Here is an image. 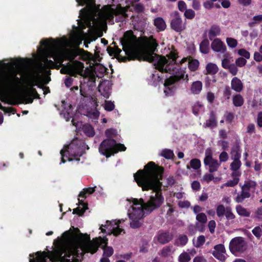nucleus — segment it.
Instances as JSON below:
<instances>
[{"mask_svg":"<svg viewBox=\"0 0 262 262\" xmlns=\"http://www.w3.org/2000/svg\"><path fill=\"white\" fill-rule=\"evenodd\" d=\"M78 5H86L79 12L80 20H78L77 32L73 36L76 45L84 40L85 48L95 38L93 33L106 25L107 19L112 20L114 16H121L122 18L128 16L126 9L120 5H105L101 9L96 6L94 0H76Z\"/></svg>","mask_w":262,"mask_h":262,"instance_id":"nucleus-1","label":"nucleus"},{"mask_svg":"<svg viewBox=\"0 0 262 262\" xmlns=\"http://www.w3.org/2000/svg\"><path fill=\"white\" fill-rule=\"evenodd\" d=\"M41 46L37 47V54L41 61L38 63L36 69L31 74L29 85L33 86L37 85L42 79V75L48 74V68H54V61L48 60L52 58L57 63L61 64L64 59L73 61L77 56H80L82 59L89 60L93 58V55L83 49H69L68 47L70 42L66 37L57 41L53 39H44L40 41Z\"/></svg>","mask_w":262,"mask_h":262,"instance_id":"nucleus-2","label":"nucleus"},{"mask_svg":"<svg viewBox=\"0 0 262 262\" xmlns=\"http://www.w3.org/2000/svg\"><path fill=\"white\" fill-rule=\"evenodd\" d=\"M157 46L156 40L150 38L147 46L141 51L138 59L153 62L155 68L159 71L173 75L165 79L164 83L165 95L171 96L178 89L179 81L185 78V72L177 61L178 53L175 49H169L166 57L159 56L155 53Z\"/></svg>","mask_w":262,"mask_h":262,"instance_id":"nucleus-3","label":"nucleus"},{"mask_svg":"<svg viewBox=\"0 0 262 262\" xmlns=\"http://www.w3.org/2000/svg\"><path fill=\"white\" fill-rule=\"evenodd\" d=\"M163 171V168L150 162L145 166L143 170H139L134 174V180L143 190H153L148 201L142 203L146 213L158 208L164 202V199L161 192V183L160 182Z\"/></svg>","mask_w":262,"mask_h":262,"instance_id":"nucleus-4","label":"nucleus"},{"mask_svg":"<svg viewBox=\"0 0 262 262\" xmlns=\"http://www.w3.org/2000/svg\"><path fill=\"white\" fill-rule=\"evenodd\" d=\"M62 237L54 240L55 248L48 255L45 252H37L34 258L33 254H30L29 262H47V257L51 262H75V255L79 254L78 250L70 244L69 231L64 232Z\"/></svg>","mask_w":262,"mask_h":262,"instance_id":"nucleus-5","label":"nucleus"},{"mask_svg":"<svg viewBox=\"0 0 262 262\" xmlns=\"http://www.w3.org/2000/svg\"><path fill=\"white\" fill-rule=\"evenodd\" d=\"M108 239L99 237L90 240V237L88 234L80 233L79 242L74 245L76 250L81 251L80 254L90 252L92 254L95 253L99 247H101L103 249V255L105 257H110L114 253V250L112 247L106 246Z\"/></svg>","mask_w":262,"mask_h":262,"instance_id":"nucleus-6","label":"nucleus"},{"mask_svg":"<svg viewBox=\"0 0 262 262\" xmlns=\"http://www.w3.org/2000/svg\"><path fill=\"white\" fill-rule=\"evenodd\" d=\"M19 64L18 61L14 60L11 63V68L3 74L0 80V94L8 95L19 89L21 80L17 76L18 70L14 68Z\"/></svg>","mask_w":262,"mask_h":262,"instance_id":"nucleus-7","label":"nucleus"},{"mask_svg":"<svg viewBox=\"0 0 262 262\" xmlns=\"http://www.w3.org/2000/svg\"><path fill=\"white\" fill-rule=\"evenodd\" d=\"M129 205L127 214L130 220V225L133 228H137L142 224V219L144 215L145 210L143 205V200L140 199L130 198L126 199Z\"/></svg>","mask_w":262,"mask_h":262,"instance_id":"nucleus-8","label":"nucleus"},{"mask_svg":"<svg viewBox=\"0 0 262 262\" xmlns=\"http://www.w3.org/2000/svg\"><path fill=\"white\" fill-rule=\"evenodd\" d=\"M85 145L78 139H74L69 145H65L63 149L60 150L61 161L65 163L64 157L69 161L73 160H79V157L83 154Z\"/></svg>","mask_w":262,"mask_h":262,"instance_id":"nucleus-9","label":"nucleus"},{"mask_svg":"<svg viewBox=\"0 0 262 262\" xmlns=\"http://www.w3.org/2000/svg\"><path fill=\"white\" fill-rule=\"evenodd\" d=\"M125 149L123 144H117L114 139H105L100 144L99 150L102 155L108 158L118 151H124Z\"/></svg>","mask_w":262,"mask_h":262,"instance_id":"nucleus-10","label":"nucleus"},{"mask_svg":"<svg viewBox=\"0 0 262 262\" xmlns=\"http://www.w3.org/2000/svg\"><path fill=\"white\" fill-rule=\"evenodd\" d=\"M83 69V63L80 61L75 60L71 63L63 67L60 72L61 73L68 74L74 77H76L78 74L83 77L89 76L90 73L86 70L84 71Z\"/></svg>","mask_w":262,"mask_h":262,"instance_id":"nucleus-11","label":"nucleus"},{"mask_svg":"<svg viewBox=\"0 0 262 262\" xmlns=\"http://www.w3.org/2000/svg\"><path fill=\"white\" fill-rule=\"evenodd\" d=\"M121 43L126 54L129 55L136 52L138 42L136 37L131 31H127L124 33L121 39Z\"/></svg>","mask_w":262,"mask_h":262,"instance_id":"nucleus-12","label":"nucleus"},{"mask_svg":"<svg viewBox=\"0 0 262 262\" xmlns=\"http://www.w3.org/2000/svg\"><path fill=\"white\" fill-rule=\"evenodd\" d=\"M256 186V183L253 181H245L244 184L241 186V191L235 198V202L242 203L245 199L250 198L251 193L255 191Z\"/></svg>","mask_w":262,"mask_h":262,"instance_id":"nucleus-13","label":"nucleus"},{"mask_svg":"<svg viewBox=\"0 0 262 262\" xmlns=\"http://www.w3.org/2000/svg\"><path fill=\"white\" fill-rule=\"evenodd\" d=\"M80 93L81 95L83 97V101H89L91 104L90 105L93 107L90 108H86L85 112L84 110H83V111L81 110V113L92 120L97 119L99 116V113L96 108L97 102L92 97L88 96L81 88L80 89Z\"/></svg>","mask_w":262,"mask_h":262,"instance_id":"nucleus-14","label":"nucleus"},{"mask_svg":"<svg viewBox=\"0 0 262 262\" xmlns=\"http://www.w3.org/2000/svg\"><path fill=\"white\" fill-rule=\"evenodd\" d=\"M125 220L121 219L118 221L113 220L112 221H106L104 225H102L100 227V229L102 232H105L107 230L108 234L111 235L113 234L115 236H118L124 232L123 229L120 227L119 224L122 222H124Z\"/></svg>","mask_w":262,"mask_h":262,"instance_id":"nucleus-15","label":"nucleus"},{"mask_svg":"<svg viewBox=\"0 0 262 262\" xmlns=\"http://www.w3.org/2000/svg\"><path fill=\"white\" fill-rule=\"evenodd\" d=\"M96 186L94 187H89L84 188L81 191L79 194L78 203L79 206L73 210V213H76L79 215H81L88 209L87 205L83 203L84 199L86 198V194H91L95 191V188Z\"/></svg>","mask_w":262,"mask_h":262,"instance_id":"nucleus-16","label":"nucleus"},{"mask_svg":"<svg viewBox=\"0 0 262 262\" xmlns=\"http://www.w3.org/2000/svg\"><path fill=\"white\" fill-rule=\"evenodd\" d=\"M204 164L209 167V171L213 172L217 170L220 166V162L212 157L211 149H207L205 151V157L204 160Z\"/></svg>","mask_w":262,"mask_h":262,"instance_id":"nucleus-17","label":"nucleus"},{"mask_svg":"<svg viewBox=\"0 0 262 262\" xmlns=\"http://www.w3.org/2000/svg\"><path fill=\"white\" fill-rule=\"evenodd\" d=\"M229 248L230 251L234 254L237 252H242L246 248V243L241 237H235L231 241Z\"/></svg>","mask_w":262,"mask_h":262,"instance_id":"nucleus-18","label":"nucleus"},{"mask_svg":"<svg viewBox=\"0 0 262 262\" xmlns=\"http://www.w3.org/2000/svg\"><path fill=\"white\" fill-rule=\"evenodd\" d=\"M171 28L177 32H181L185 29V25L183 23L182 18L178 12L175 13L174 17L170 23Z\"/></svg>","mask_w":262,"mask_h":262,"instance_id":"nucleus-19","label":"nucleus"},{"mask_svg":"<svg viewBox=\"0 0 262 262\" xmlns=\"http://www.w3.org/2000/svg\"><path fill=\"white\" fill-rule=\"evenodd\" d=\"M196 222L195 226L200 232H203L207 221V215L204 213H199L196 215Z\"/></svg>","mask_w":262,"mask_h":262,"instance_id":"nucleus-20","label":"nucleus"},{"mask_svg":"<svg viewBox=\"0 0 262 262\" xmlns=\"http://www.w3.org/2000/svg\"><path fill=\"white\" fill-rule=\"evenodd\" d=\"M226 250L223 245L219 244L214 246L212 252L213 255L221 261H224L226 258Z\"/></svg>","mask_w":262,"mask_h":262,"instance_id":"nucleus-21","label":"nucleus"},{"mask_svg":"<svg viewBox=\"0 0 262 262\" xmlns=\"http://www.w3.org/2000/svg\"><path fill=\"white\" fill-rule=\"evenodd\" d=\"M211 49L215 52L224 53L226 47L223 42L219 38L214 39L211 45Z\"/></svg>","mask_w":262,"mask_h":262,"instance_id":"nucleus-22","label":"nucleus"},{"mask_svg":"<svg viewBox=\"0 0 262 262\" xmlns=\"http://www.w3.org/2000/svg\"><path fill=\"white\" fill-rule=\"evenodd\" d=\"M62 107L63 109L61 111L60 115L68 121L73 116L72 106L67 103H65L64 101H62Z\"/></svg>","mask_w":262,"mask_h":262,"instance_id":"nucleus-23","label":"nucleus"},{"mask_svg":"<svg viewBox=\"0 0 262 262\" xmlns=\"http://www.w3.org/2000/svg\"><path fill=\"white\" fill-rule=\"evenodd\" d=\"M99 91L104 97L108 98L111 93V83L109 82L101 83L99 86Z\"/></svg>","mask_w":262,"mask_h":262,"instance_id":"nucleus-24","label":"nucleus"},{"mask_svg":"<svg viewBox=\"0 0 262 262\" xmlns=\"http://www.w3.org/2000/svg\"><path fill=\"white\" fill-rule=\"evenodd\" d=\"M203 88V83L201 81H195L193 82L190 87V93L193 95L199 94Z\"/></svg>","mask_w":262,"mask_h":262,"instance_id":"nucleus-25","label":"nucleus"},{"mask_svg":"<svg viewBox=\"0 0 262 262\" xmlns=\"http://www.w3.org/2000/svg\"><path fill=\"white\" fill-rule=\"evenodd\" d=\"M231 88L236 92H240L243 89V84L237 77H234L231 82Z\"/></svg>","mask_w":262,"mask_h":262,"instance_id":"nucleus-26","label":"nucleus"},{"mask_svg":"<svg viewBox=\"0 0 262 262\" xmlns=\"http://www.w3.org/2000/svg\"><path fill=\"white\" fill-rule=\"evenodd\" d=\"M154 24L158 31H164L166 25L164 20L162 17H157L154 19Z\"/></svg>","mask_w":262,"mask_h":262,"instance_id":"nucleus-27","label":"nucleus"},{"mask_svg":"<svg viewBox=\"0 0 262 262\" xmlns=\"http://www.w3.org/2000/svg\"><path fill=\"white\" fill-rule=\"evenodd\" d=\"M157 239L159 243L164 244L172 239V236L168 233H162L158 235Z\"/></svg>","mask_w":262,"mask_h":262,"instance_id":"nucleus-28","label":"nucleus"},{"mask_svg":"<svg viewBox=\"0 0 262 262\" xmlns=\"http://www.w3.org/2000/svg\"><path fill=\"white\" fill-rule=\"evenodd\" d=\"M82 130L84 134L88 137H93L95 135V132L92 126L89 124L82 125Z\"/></svg>","mask_w":262,"mask_h":262,"instance_id":"nucleus-29","label":"nucleus"},{"mask_svg":"<svg viewBox=\"0 0 262 262\" xmlns=\"http://www.w3.org/2000/svg\"><path fill=\"white\" fill-rule=\"evenodd\" d=\"M241 151L240 148L236 146L232 148L231 158L232 160H240Z\"/></svg>","mask_w":262,"mask_h":262,"instance_id":"nucleus-30","label":"nucleus"},{"mask_svg":"<svg viewBox=\"0 0 262 262\" xmlns=\"http://www.w3.org/2000/svg\"><path fill=\"white\" fill-rule=\"evenodd\" d=\"M221 29L219 27L217 26H213L211 27L209 31L208 36L210 39H212L216 36L220 34Z\"/></svg>","mask_w":262,"mask_h":262,"instance_id":"nucleus-31","label":"nucleus"},{"mask_svg":"<svg viewBox=\"0 0 262 262\" xmlns=\"http://www.w3.org/2000/svg\"><path fill=\"white\" fill-rule=\"evenodd\" d=\"M209 41L207 39H204L200 45V50L204 54H207L209 51Z\"/></svg>","mask_w":262,"mask_h":262,"instance_id":"nucleus-32","label":"nucleus"},{"mask_svg":"<svg viewBox=\"0 0 262 262\" xmlns=\"http://www.w3.org/2000/svg\"><path fill=\"white\" fill-rule=\"evenodd\" d=\"M201 161L198 159H193L190 162V165H187L186 167L189 169L192 168L195 170L199 169L201 167Z\"/></svg>","mask_w":262,"mask_h":262,"instance_id":"nucleus-33","label":"nucleus"},{"mask_svg":"<svg viewBox=\"0 0 262 262\" xmlns=\"http://www.w3.org/2000/svg\"><path fill=\"white\" fill-rule=\"evenodd\" d=\"M236 210L238 215L245 217L250 216V212L247 209L241 205H237L236 207Z\"/></svg>","mask_w":262,"mask_h":262,"instance_id":"nucleus-34","label":"nucleus"},{"mask_svg":"<svg viewBox=\"0 0 262 262\" xmlns=\"http://www.w3.org/2000/svg\"><path fill=\"white\" fill-rule=\"evenodd\" d=\"M206 69L207 73L210 74H215L218 71V68L216 65L212 63L207 64Z\"/></svg>","mask_w":262,"mask_h":262,"instance_id":"nucleus-35","label":"nucleus"},{"mask_svg":"<svg viewBox=\"0 0 262 262\" xmlns=\"http://www.w3.org/2000/svg\"><path fill=\"white\" fill-rule=\"evenodd\" d=\"M233 59L232 57L226 56L222 61V66L224 69H227L233 63Z\"/></svg>","mask_w":262,"mask_h":262,"instance_id":"nucleus-36","label":"nucleus"},{"mask_svg":"<svg viewBox=\"0 0 262 262\" xmlns=\"http://www.w3.org/2000/svg\"><path fill=\"white\" fill-rule=\"evenodd\" d=\"M239 181V179L238 178H233L232 180H230L225 183L223 184L221 186V188H223L224 187H234L238 183Z\"/></svg>","mask_w":262,"mask_h":262,"instance_id":"nucleus-37","label":"nucleus"},{"mask_svg":"<svg viewBox=\"0 0 262 262\" xmlns=\"http://www.w3.org/2000/svg\"><path fill=\"white\" fill-rule=\"evenodd\" d=\"M226 41L228 47L231 49L235 48L238 45L237 40L232 37H227Z\"/></svg>","mask_w":262,"mask_h":262,"instance_id":"nucleus-38","label":"nucleus"},{"mask_svg":"<svg viewBox=\"0 0 262 262\" xmlns=\"http://www.w3.org/2000/svg\"><path fill=\"white\" fill-rule=\"evenodd\" d=\"M191 259V256L187 252L184 251L178 257L179 262H189Z\"/></svg>","mask_w":262,"mask_h":262,"instance_id":"nucleus-39","label":"nucleus"},{"mask_svg":"<svg viewBox=\"0 0 262 262\" xmlns=\"http://www.w3.org/2000/svg\"><path fill=\"white\" fill-rule=\"evenodd\" d=\"M188 242V238L186 235H180L176 241V243L178 246H183L186 244Z\"/></svg>","mask_w":262,"mask_h":262,"instance_id":"nucleus-40","label":"nucleus"},{"mask_svg":"<svg viewBox=\"0 0 262 262\" xmlns=\"http://www.w3.org/2000/svg\"><path fill=\"white\" fill-rule=\"evenodd\" d=\"M233 103L236 106H241L243 104L244 99L241 95L237 94L233 97Z\"/></svg>","mask_w":262,"mask_h":262,"instance_id":"nucleus-41","label":"nucleus"},{"mask_svg":"<svg viewBox=\"0 0 262 262\" xmlns=\"http://www.w3.org/2000/svg\"><path fill=\"white\" fill-rule=\"evenodd\" d=\"M216 126V122L214 117L212 115L210 118L207 120L205 124V127H208L211 128H214Z\"/></svg>","mask_w":262,"mask_h":262,"instance_id":"nucleus-42","label":"nucleus"},{"mask_svg":"<svg viewBox=\"0 0 262 262\" xmlns=\"http://www.w3.org/2000/svg\"><path fill=\"white\" fill-rule=\"evenodd\" d=\"M174 249L172 246H166L161 251V255L163 256H167L173 253Z\"/></svg>","mask_w":262,"mask_h":262,"instance_id":"nucleus-43","label":"nucleus"},{"mask_svg":"<svg viewBox=\"0 0 262 262\" xmlns=\"http://www.w3.org/2000/svg\"><path fill=\"white\" fill-rule=\"evenodd\" d=\"M160 155L166 159H171L174 156L173 151L168 149L162 150Z\"/></svg>","mask_w":262,"mask_h":262,"instance_id":"nucleus-44","label":"nucleus"},{"mask_svg":"<svg viewBox=\"0 0 262 262\" xmlns=\"http://www.w3.org/2000/svg\"><path fill=\"white\" fill-rule=\"evenodd\" d=\"M262 21V14L254 16L252 18V20L249 23L250 27H253L255 25L258 24Z\"/></svg>","mask_w":262,"mask_h":262,"instance_id":"nucleus-45","label":"nucleus"},{"mask_svg":"<svg viewBox=\"0 0 262 262\" xmlns=\"http://www.w3.org/2000/svg\"><path fill=\"white\" fill-rule=\"evenodd\" d=\"M253 58L256 62L262 61V45L260 46L258 51L254 52Z\"/></svg>","mask_w":262,"mask_h":262,"instance_id":"nucleus-46","label":"nucleus"},{"mask_svg":"<svg viewBox=\"0 0 262 262\" xmlns=\"http://www.w3.org/2000/svg\"><path fill=\"white\" fill-rule=\"evenodd\" d=\"M188 64L189 69L191 71H194L198 69L199 62L197 60H191L188 62Z\"/></svg>","mask_w":262,"mask_h":262,"instance_id":"nucleus-47","label":"nucleus"},{"mask_svg":"<svg viewBox=\"0 0 262 262\" xmlns=\"http://www.w3.org/2000/svg\"><path fill=\"white\" fill-rule=\"evenodd\" d=\"M205 242V237L204 235H200L199 236L196 240L195 241H193V244L195 247H200L202 245L204 244V243Z\"/></svg>","mask_w":262,"mask_h":262,"instance_id":"nucleus-48","label":"nucleus"},{"mask_svg":"<svg viewBox=\"0 0 262 262\" xmlns=\"http://www.w3.org/2000/svg\"><path fill=\"white\" fill-rule=\"evenodd\" d=\"M117 133L116 129L113 128L107 129L105 132V135L107 137V139H113V138L117 135Z\"/></svg>","mask_w":262,"mask_h":262,"instance_id":"nucleus-49","label":"nucleus"},{"mask_svg":"<svg viewBox=\"0 0 262 262\" xmlns=\"http://www.w3.org/2000/svg\"><path fill=\"white\" fill-rule=\"evenodd\" d=\"M242 165V163L240 160H233L230 164L231 170H239Z\"/></svg>","mask_w":262,"mask_h":262,"instance_id":"nucleus-50","label":"nucleus"},{"mask_svg":"<svg viewBox=\"0 0 262 262\" xmlns=\"http://www.w3.org/2000/svg\"><path fill=\"white\" fill-rule=\"evenodd\" d=\"M238 54L245 58V59H248L250 57V53L245 49H241L237 50Z\"/></svg>","mask_w":262,"mask_h":262,"instance_id":"nucleus-51","label":"nucleus"},{"mask_svg":"<svg viewBox=\"0 0 262 262\" xmlns=\"http://www.w3.org/2000/svg\"><path fill=\"white\" fill-rule=\"evenodd\" d=\"M115 105L114 103L111 101H105L104 104V108L107 111H112L114 109Z\"/></svg>","mask_w":262,"mask_h":262,"instance_id":"nucleus-52","label":"nucleus"},{"mask_svg":"<svg viewBox=\"0 0 262 262\" xmlns=\"http://www.w3.org/2000/svg\"><path fill=\"white\" fill-rule=\"evenodd\" d=\"M226 212V209L223 205H219L216 208V214L219 217L223 216Z\"/></svg>","mask_w":262,"mask_h":262,"instance_id":"nucleus-53","label":"nucleus"},{"mask_svg":"<svg viewBox=\"0 0 262 262\" xmlns=\"http://www.w3.org/2000/svg\"><path fill=\"white\" fill-rule=\"evenodd\" d=\"M252 232L257 238H259L261 236V228L260 226H256L253 229Z\"/></svg>","mask_w":262,"mask_h":262,"instance_id":"nucleus-54","label":"nucleus"},{"mask_svg":"<svg viewBox=\"0 0 262 262\" xmlns=\"http://www.w3.org/2000/svg\"><path fill=\"white\" fill-rule=\"evenodd\" d=\"M21 99L23 102L25 103H31L33 100V99L28 93L24 94L22 96Z\"/></svg>","mask_w":262,"mask_h":262,"instance_id":"nucleus-55","label":"nucleus"},{"mask_svg":"<svg viewBox=\"0 0 262 262\" xmlns=\"http://www.w3.org/2000/svg\"><path fill=\"white\" fill-rule=\"evenodd\" d=\"M235 62L237 67H242L246 64L247 60L243 57H239L236 59Z\"/></svg>","mask_w":262,"mask_h":262,"instance_id":"nucleus-56","label":"nucleus"},{"mask_svg":"<svg viewBox=\"0 0 262 262\" xmlns=\"http://www.w3.org/2000/svg\"><path fill=\"white\" fill-rule=\"evenodd\" d=\"M225 215L228 220H232L235 218V215L231 211V209L229 208H227L226 209Z\"/></svg>","mask_w":262,"mask_h":262,"instance_id":"nucleus-57","label":"nucleus"},{"mask_svg":"<svg viewBox=\"0 0 262 262\" xmlns=\"http://www.w3.org/2000/svg\"><path fill=\"white\" fill-rule=\"evenodd\" d=\"M184 16L188 19H192L195 16V12L192 9H186L184 13Z\"/></svg>","mask_w":262,"mask_h":262,"instance_id":"nucleus-58","label":"nucleus"},{"mask_svg":"<svg viewBox=\"0 0 262 262\" xmlns=\"http://www.w3.org/2000/svg\"><path fill=\"white\" fill-rule=\"evenodd\" d=\"M203 106L200 103H196L193 106V113L194 114L196 115L199 112L203 109Z\"/></svg>","mask_w":262,"mask_h":262,"instance_id":"nucleus-59","label":"nucleus"},{"mask_svg":"<svg viewBox=\"0 0 262 262\" xmlns=\"http://www.w3.org/2000/svg\"><path fill=\"white\" fill-rule=\"evenodd\" d=\"M236 66L235 64L233 63L227 69L229 70L230 73L233 76L236 75L238 72V69Z\"/></svg>","mask_w":262,"mask_h":262,"instance_id":"nucleus-60","label":"nucleus"},{"mask_svg":"<svg viewBox=\"0 0 262 262\" xmlns=\"http://www.w3.org/2000/svg\"><path fill=\"white\" fill-rule=\"evenodd\" d=\"M228 155L225 151H223L221 153L219 156L220 162H225L227 161L228 159Z\"/></svg>","mask_w":262,"mask_h":262,"instance_id":"nucleus-61","label":"nucleus"},{"mask_svg":"<svg viewBox=\"0 0 262 262\" xmlns=\"http://www.w3.org/2000/svg\"><path fill=\"white\" fill-rule=\"evenodd\" d=\"M208 226L210 232L211 233H214V230H215V228L216 227V223H215V221L213 220H211V221H209L208 223Z\"/></svg>","mask_w":262,"mask_h":262,"instance_id":"nucleus-62","label":"nucleus"},{"mask_svg":"<svg viewBox=\"0 0 262 262\" xmlns=\"http://www.w3.org/2000/svg\"><path fill=\"white\" fill-rule=\"evenodd\" d=\"M179 10L183 12L186 10V4L184 1H179L178 4Z\"/></svg>","mask_w":262,"mask_h":262,"instance_id":"nucleus-63","label":"nucleus"},{"mask_svg":"<svg viewBox=\"0 0 262 262\" xmlns=\"http://www.w3.org/2000/svg\"><path fill=\"white\" fill-rule=\"evenodd\" d=\"M213 178H214V177H213V174H210V173H207V174H205L203 176V177L202 178V180L207 183H208L210 181H212L213 179Z\"/></svg>","mask_w":262,"mask_h":262,"instance_id":"nucleus-64","label":"nucleus"}]
</instances>
